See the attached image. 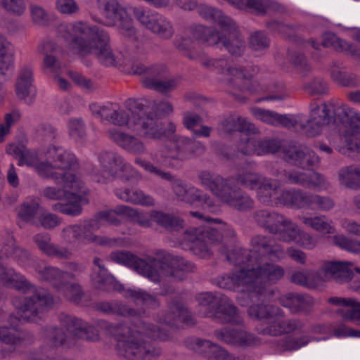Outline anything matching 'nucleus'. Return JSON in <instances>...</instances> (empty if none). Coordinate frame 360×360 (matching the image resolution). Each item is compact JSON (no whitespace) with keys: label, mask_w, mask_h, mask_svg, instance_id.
I'll return each mask as SVG.
<instances>
[{"label":"nucleus","mask_w":360,"mask_h":360,"mask_svg":"<svg viewBox=\"0 0 360 360\" xmlns=\"http://www.w3.org/2000/svg\"><path fill=\"white\" fill-rule=\"evenodd\" d=\"M307 136H316L323 126L333 124L340 127V139L343 143L339 151L349 155L350 151L360 152V112L348 105L310 103V118L305 120Z\"/></svg>","instance_id":"obj_1"},{"label":"nucleus","mask_w":360,"mask_h":360,"mask_svg":"<svg viewBox=\"0 0 360 360\" xmlns=\"http://www.w3.org/2000/svg\"><path fill=\"white\" fill-rule=\"evenodd\" d=\"M0 278L6 285L26 295L12 300L16 315L11 314L8 316V321L11 326L16 324L18 321L39 323L45 320L47 311L53 304V296L49 292L37 288L13 269H7L2 265H0Z\"/></svg>","instance_id":"obj_2"},{"label":"nucleus","mask_w":360,"mask_h":360,"mask_svg":"<svg viewBox=\"0 0 360 360\" xmlns=\"http://www.w3.org/2000/svg\"><path fill=\"white\" fill-rule=\"evenodd\" d=\"M58 33L69 43L70 49L81 57L92 54L105 66L115 67L118 62L109 44L108 34L82 22L60 25Z\"/></svg>","instance_id":"obj_3"},{"label":"nucleus","mask_w":360,"mask_h":360,"mask_svg":"<svg viewBox=\"0 0 360 360\" xmlns=\"http://www.w3.org/2000/svg\"><path fill=\"white\" fill-rule=\"evenodd\" d=\"M124 106L130 115L124 109H112L110 123L120 126H127L141 137L146 139L158 138V102L146 97L130 98L124 102Z\"/></svg>","instance_id":"obj_4"},{"label":"nucleus","mask_w":360,"mask_h":360,"mask_svg":"<svg viewBox=\"0 0 360 360\" xmlns=\"http://www.w3.org/2000/svg\"><path fill=\"white\" fill-rule=\"evenodd\" d=\"M107 332L117 341V354L127 360H139L153 357L155 348L141 338L136 337L131 328L124 323H107Z\"/></svg>","instance_id":"obj_5"},{"label":"nucleus","mask_w":360,"mask_h":360,"mask_svg":"<svg viewBox=\"0 0 360 360\" xmlns=\"http://www.w3.org/2000/svg\"><path fill=\"white\" fill-rule=\"evenodd\" d=\"M225 34H221L212 27L196 25L192 28L194 39L206 43L210 46L222 45L233 57L241 56L245 50V41L239 34L235 22L221 28Z\"/></svg>","instance_id":"obj_6"},{"label":"nucleus","mask_w":360,"mask_h":360,"mask_svg":"<svg viewBox=\"0 0 360 360\" xmlns=\"http://www.w3.org/2000/svg\"><path fill=\"white\" fill-rule=\"evenodd\" d=\"M60 319L72 338H68L62 328L51 326L47 330V339L51 347H71L75 345L73 338L91 342L98 340L97 329L82 319L63 314H60Z\"/></svg>","instance_id":"obj_7"},{"label":"nucleus","mask_w":360,"mask_h":360,"mask_svg":"<svg viewBox=\"0 0 360 360\" xmlns=\"http://www.w3.org/2000/svg\"><path fill=\"white\" fill-rule=\"evenodd\" d=\"M196 300L205 310L202 316L212 318L221 323L241 325L243 323L238 308L226 295L219 292H202L197 295Z\"/></svg>","instance_id":"obj_8"},{"label":"nucleus","mask_w":360,"mask_h":360,"mask_svg":"<svg viewBox=\"0 0 360 360\" xmlns=\"http://www.w3.org/2000/svg\"><path fill=\"white\" fill-rule=\"evenodd\" d=\"M195 270V266L192 262L165 250H159V283L162 285L167 282L169 283L167 288L159 292V295L172 293L174 291L172 283L183 281L185 273Z\"/></svg>","instance_id":"obj_9"},{"label":"nucleus","mask_w":360,"mask_h":360,"mask_svg":"<svg viewBox=\"0 0 360 360\" xmlns=\"http://www.w3.org/2000/svg\"><path fill=\"white\" fill-rule=\"evenodd\" d=\"M233 255H236L235 265L244 266L234 271V278L238 288L242 287L243 290L248 292L252 300L263 301L266 298L268 291L264 286L260 285L257 268L254 266L258 263L252 260L247 262V259L240 255L236 254Z\"/></svg>","instance_id":"obj_10"},{"label":"nucleus","mask_w":360,"mask_h":360,"mask_svg":"<svg viewBox=\"0 0 360 360\" xmlns=\"http://www.w3.org/2000/svg\"><path fill=\"white\" fill-rule=\"evenodd\" d=\"M99 229L96 220H89L83 224H72L62 230V237L72 245L93 243L102 246H112L116 240L105 236H96L94 231Z\"/></svg>","instance_id":"obj_11"},{"label":"nucleus","mask_w":360,"mask_h":360,"mask_svg":"<svg viewBox=\"0 0 360 360\" xmlns=\"http://www.w3.org/2000/svg\"><path fill=\"white\" fill-rule=\"evenodd\" d=\"M110 258L112 262L134 270L137 274L150 281L158 282L157 262L154 257L147 256L141 258L129 251L117 250L110 253Z\"/></svg>","instance_id":"obj_12"},{"label":"nucleus","mask_w":360,"mask_h":360,"mask_svg":"<svg viewBox=\"0 0 360 360\" xmlns=\"http://www.w3.org/2000/svg\"><path fill=\"white\" fill-rule=\"evenodd\" d=\"M98 7L103 6V14L106 18L103 22L108 26H113L119 23L123 29V34L129 38L135 39V30L132 25V19L127 12L119 4L117 0L102 1L97 0Z\"/></svg>","instance_id":"obj_13"},{"label":"nucleus","mask_w":360,"mask_h":360,"mask_svg":"<svg viewBox=\"0 0 360 360\" xmlns=\"http://www.w3.org/2000/svg\"><path fill=\"white\" fill-rule=\"evenodd\" d=\"M252 217L257 226L271 234L278 235L280 240L287 226L290 224V219L268 209L255 210Z\"/></svg>","instance_id":"obj_14"},{"label":"nucleus","mask_w":360,"mask_h":360,"mask_svg":"<svg viewBox=\"0 0 360 360\" xmlns=\"http://www.w3.org/2000/svg\"><path fill=\"white\" fill-rule=\"evenodd\" d=\"M214 336L226 345L242 348L258 347L262 344L259 337L243 329L224 328L215 330Z\"/></svg>","instance_id":"obj_15"},{"label":"nucleus","mask_w":360,"mask_h":360,"mask_svg":"<svg viewBox=\"0 0 360 360\" xmlns=\"http://www.w3.org/2000/svg\"><path fill=\"white\" fill-rule=\"evenodd\" d=\"M177 151L176 156L172 153L169 155H162V164L165 166L173 167L172 162L176 158L181 160L196 158L202 155L205 147L198 141H193L188 137L179 136L174 140Z\"/></svg>","instance_id":"obj_16"},{"label":"nucleus","mask_w":360,"mask_h":360,"mask_svg":"<svg viewBox=\"0 0 360 360\" xmlns=\"http://www.w3.org/2000/svg\"><path fill=\"white\" fill-rule=\"evenodd\" d=\"M184 345L195 352L206 354L207 360H238V358L221 346L200 338H187L184 340Z\"/></svg>","instance_id":"obj_17"},{"label":"nucleus","mask_w":360,"mask_h":360,"mask_svg":"<svg viewBox=\"0 0 360 360\" xmlns=\"http://www.w3.org/2000/svg\"><path fill=\"white\" fill-rule=\"evenodd\" d=\"M174 194L179 200L187 204L193 205L196 202H200L203 209L210 212H216L219 210L208 194L194 186L188 185L184 180L175 190Z\"/></svg>","instance_id":"obj_18"},{"label":"nucleus","mask_w":360,"mask_h":360,"mask_svg":"<svg viewBox=\"0 0 360 360\" xmlns=\"http://www.w3.org/2000/svg\"><path fill=\"white\" fill-rule=\"evenodd\" d=\"M306 323L304 320L299 318L286 319H278L272 321L269 326L258 328L260 335L278 336L283 334L301 333L305 332Z\"/></svg>","instance_id":"obj_19"},{"label":"nucleus","mask_w":360,"mask_h":360,"mask_svg":"<svg viewBox=\"0 0 360 360\" xmlns=\"http://www.w3.org/2000/svg\"><path fill=\"white\" fill-rule=\"evenodd\" d=\"M279 302L292 314H309L315 305L314 299L307 293H288L281 297Z\"/></svg>","instance_id":"obj_20"},{"label":"nucleus","mask_w":360,"mask_h":360,"mask_svg":"<svg viewBox=\"0 0 360 360\" xmlns=\"http://www.w3.org/2000/svg\"><path fill=\"white\" fill-rule=\"evenodd\" d=\"M283 159L287 162L307 169L317 165L319 162L316 153L307 148L290 146L283 150Z\"/></svg>","instance_id":"obj_21"},{"label":"nucleus","mask_w":360,"mask_h":360,"mask_svg":"<svg viewBox=\"0 0 360 360\" xmlns=\"http://www.w3.org/2000/svg\"><path fill=\"white\" fill-rule=\"evenodd\" d=\"M57 184H63V188H56L54 187H47L44 189V195L50 200H61L63 198H69L71 195H75V185L77 183L76 181V176L75 174L70 172H64L63 175L57 181Z\"/></svg>","instance_id":"obj_22"},{"label":"nucleus","mask_w":360,"mask_h":360,"mask_svg":"<svg viewBox=\"0 0 360 360\" xmlns=\"http://www.w3.org/2000/svg\"><path fill=\"white\" fill-rule=\"evenodd\" d=\"M257 268L260 285L264 286L267 290L266 298L270 297L273 295V290L270 289L269 286L276 283L284 277L285 269L278 264L270 262L259 265Z\"/></svg>","instance_id":"obj_23"},{"label":"nucleus","mask_w":360,"mask_h":360,"mask_svg":"<svg viewBox=\"0 0 360 360\" xmlns=\"http://www.w3.org/2000/svg\"><path fill=\"white\" fill-rule=\"evenodd\" d=\"M351 262H324L321 267V271L328 281L333 279L338 283H343L352 278V271Z\"/></svg>","instance_id":"obj_24"},{"label":"nucleus","mask_w":360,"mask_h":360,"mask_svg":"<svg viewBox=\"0 0 360 360\" xmlns=\"http://www.w3.org/2000/svg\"><path fill=\"white\" fill-rule=\"evenodd\" d=\"M328 302L333 305L342 306L337 314L345 321H349L360 326V302L353 298L339 297H330Z\"/></svg>","instance_id":"obj_25"},{"label":"nucleus","mask_w":360,"mask_h":360,"mask_svg":"<svg viewBox=\"0 0 360 360\" xmlns=\"http://www.w3.org/2000/svg\"><path fill=\"white\" fill-rule=\"evenodd\" d=\"M258 72L259 67L256 65L229 67L226 70L227 82L231 86L243 91L245 82L250 80Z\"/></svg>","instance_id":"obj_26"},{"label":"nucleus","mask_w":360,"mask_h":360,"mask_svg":"<svg viewBox=\"0 0 360 360\" xmlns=\"http://www.w3.org/2000/svg\"><path fill=\"white\" fill-rule=\"evenodd\" d=\"M97 311L108 315H117L122 317H141L144 314L142 309H135L117 300L103 301L96 303Z\"/></svg>","instance_id":"obj_27"},{"label":"nucleus","mask_w":360,"mask_h":360,"mask_svg":"<svg viewBox=\"0 0 360 360\" xmlns=\"http://www.w3.org/2000/svg\"><path fill=\"white\" fill-rule=\"evenodd\" d=\"M38 274L41 280L49 283L58 291H63L65 287H68L69 282L66 281V279L75 277L72 273L63 271L57 267L51 266L39 269Z\"/></svg>","instance_id":"obj_28"},{"label":"nucleus","mask_w":360,"mask_h":360,"mask_svg":"<svg viewBox=\"0 0 360 360\" xmlns=\"http://www.w3.org/2000/svg\"><path fill=\"white\" fill-rule=\"evenodd\" d=\"M107 133L111 140L129 153L140 154L144 152L143 143L137 137L115 129Z\"/></svg>","instance_id":"obj_29"},{"label":"nucleus","mask_w":360,"mask_h":360,"mask_svg":"<svg viewBox=\"0 0 360 360\" xmlns=\"http://www.w3.org/2000/svg\"><path fill=\"white\" fill-rule=\"evenodd\" d=\"M281 240L286 243L295 242L302 248L311 250L317 244V241L310 234L300 231L290 220V224L287 226L281 236Z\"/></svg>","instance_id":"obj_30"},{"label":"nucleus","mask_w":360,"mask_h":360,"mask_svg":"<svg viewBox=\"0 0 360 360\" xmlns=\"http://www.w3.org/2000/svg\"><path fill=\"white\" fill-rule=\"evenodd\" d=\"M33 82L32 71L29 68H23L17 79L15 94L18 98L24 101L30 105L34 103V95H31Z\"/></svg>","instance_id":"obj_31"},{"label":"nucleus","mask_w":360,"mask_h":360,"mask_svg":"<svg viewBox=\"0 0 360 360\" xmlns=\"http://www.w3.org/2000/svg\"><path fill=\"white\" fill-rule=\"evenodd\" d=\"M46 153L55 169H71L77 166L75 155L61 148L51 146L48 148Z\"/></svg>","instance_id":"obj_32"},{"label":"nucleus","mask_w":360,"mask_h":360,"mask_svg":"<svg viewBox=\"0 0 360 360\" xmlns=\"http://www.w3.org/2000/svg\"><path fill=\"white\" fill-rule=\"evenodd\" d=\"M251 245L252 249L251 250H240L236 254L240 255L242 257L247 259V262L254 261L255 263H259V257L257 253L266 255L270 245L271 239L269 237L257 235L251 239Z\"/></svg>","instance_id":"obj_33"},{"label":"nucleus","mask_w":360,"mask_h":360,"mask_svg":"<svg viewBox=\"0 0 360 360\" xmlns=\"http://www.w3.org/2000/svg\"><path fill=\"white\" fill-rule=\"evenodd\" d=\"M345 66L340 61H333L330 66V75L333 81L338 84L347 87L360 86V78L353 74L344 70Z\"/></svg>","instance_id":"obj_34"},{"label":"nucleus","mask_w":360,"mask_h":360,"mask_svg":"<svg viewBox=\"0 0 360 360\" xmlns=\"http://www.w3.org/2000/svg\"><path fill=\"white\" fill-rule=\"evenodd\" d=\"M164 321L171 326L179 322L187 325L195 323L188 309L179 302H174L169 305V311L165 314Z\"/></svg>","instance_id":"obj_35"},{"label":"nucleus","mask_w":360,"mask_h":360,"mask_svg":"<svg viewBox=\"0 0 360 360\" xmlns=\"http://www.w3.org/2000/svg\"><path fill=\"white\" fill-rule=\"evenodd\" d=\"M278 311V308L262 302L252 304L248 309V314L250 318L264 321L266 326H269L272 321L277 319L276 315Z\"/></svg>","instance_id":"obj_36"},{"label":"nucleus","mask_w":360,"mask_h":360,"mask_svg":"<svg viewBox=\"0 0 360 360\" xmlns=\"http://www.w3.org/2000/svg\"><path fill=\"white\" fill-rule=\"evenodd\" d=\"M133 74L141 75V82L143 87L158 91V67L155 65L146 66L141 63L133 65Z\"/></svg>","instance_id":"obj_37"},{"label":"nucleus","mask_w":360,"mask_h":360,"mask_svg":"<svg viewBox=\"0 0 360 360\" xmlns=\"http://www.w3.org/2000/svg\"><path fill=\"white\" fill-rule=\"evenodd\" d=\"M91 281L95 288L107 292H120L123 290L122 284L117 282L108 271H103L101 273H92Z\"/></svg>","instance_id":"obj_38"},{"label":"nucleus","mask_w":360,"mask_h":360,"mask_svg":"<svg viewBox=\"0 0 360 360\" xmlns=\"http://www.w3.org/2000/svg\"><path fill=\"white\" fill-rule=\"evenodd\" d=\"M34 240L39 250L49 257L67 259L70 255L66 248H59L51 243V238L47 234H37Z\"/></svg>","instance_id":"obj_39"},{"label":"nucleus","mask_w":360,"mask_h":360,"mask_svg":"<svg viewBox=\"0 0 360 360\" xmlns=\"http://www.w3.org/2000/svg\"><path fill=\"white\" fill-rule=\"evenodd\" d=\"M312 193L304 191L301 189H290L283 191L281 198L285 205L302 208L310 207Z\"/></svg>","instance_id":"obj_40"},{"label":"nucleus","mask_w":360,"mask_h":360,"mask_svg":"<svg viewBox=\"0 0 360 360\" xmlns=\"http://www.w3.org/2000/svg\"><path fill=\"white\" fill-rule=\"evenodd\" d=\"M118 212L124 213L131 221L137 223L142 227L148 228L152 226L153 221L158 222V211L153 210L150 212H139L137 210L131 207H121L117 210Z\"/></svg>","instance_id":"obj_41"},{"label":"nucleus","mask_w":360,"mask_h":360,"mask_svg":"<svg viewBox=\"0 0 360 360\" xmlns=\"http://www.w3.org/2000/svg\"><path fill=\"white\" fill-rule=\"evenodd\" d=\"M221 130L226 133L233 131L255 132V126L239 115H230L219 124Z\"/></svg>","instance_id":"obj_42"},{"label":"nucleus","mask_w":360,"mask_h":360,"mask_svg":"<svg viewBox=\"0 0 360 360\" xmlns=\"http://www.w3.org/2000/svg\"><path fill=\"white\" fill-rule=\"evenodd\" d=\"M0 342L4 344L0 348V356L4 359L11 357L20 347L18 334L7 327H0Z\"/></svg>","instance_id":"obj_43"},{"label":"nucleus","mask_w":360,"mask_h":360,"mask_svg":"<svg viewBox=\"0 0 360 360\" xmlns=\"http://www.w3.org/2000/svg\"><path fill=\"white\" fill-rule=\"evenodd\" d=\"M43 208L38 200H27L21 204L18 215L22 221L35 226Z\"/></svg>","instance_id":"obj_44"},{"label":"nucleus","mask_w":360,"mask_h":360,"mask_svg":"<svg viewBox=\"0 0 360 360\" xmlns=\"http://www.w3.org/2000/svg\"><path fill=\"white\" fill-rule=\"evenodd\" d=\"M116 195L121 200L135 205L150 206L155 204V200L150 195H145L141 191L135 189L115 190Z\"/></svg>","instance_id":"obj_45"},{"label":"nucleus","mask_w":360,"mask_h":360,"mask_svg":"<svg viewBox=\"0 0 360 360\" xmlns=\"http://www.w3.org/2000/svg\"><path fill=\"white\" fill-rule=\"evenodd\" d=\"M279 187L280 185L276 180L265 177L257 189L259 200L264 204L269 205L273 199L278 198Z\"/></svg>","instance_id":"obj_46"},{"label":"nucleus","mask_w":360,"mask_h":360,"mask_svg":"<svg viewBox=\"0 0 360 360\" xmlns=\"http://www.w3.org/2000/svg\"><path fill=\"white\" fill-rule=\"evenodd\" d=\"M237 183L236 177L224 179L215 196L229 206L242 190Z\"/></svg>","instance_id":"obj_47"},{"label":"nucleus","mask_w":360,"mask_h":360,"mask_svg":"<svg viewBox=\"0 0 360 360\" xmlns=\"http://www.w3.org/2000/svg\"><path fill=\"white\" fill-rule=\"evenodd\" d=\"M338 179L340 184L348 188H360V166L345 167L340 169Z\"/></svg>","instance_id":"obj_48"},{"label":"nucleus","mask_w":360,"mask_h":360,"mask_svg":"<svg viewBox=\"0 0 360 360\" xmlns=\"http://www.w3.org/2000/svg\"><path fill=\"white\" fill-rule=\"evenodd\" d=\"M99 160L105 169L104 172L108 174V176H103L102 179L98 178L96 179L97 182L100 183H105V179L123 164L122 158L112 152L101 153Z\"/></svg>","instance_id":"obj_49"},{"label":"nucleus","mask_w":360,"mask_h":360,"mask_svg":"<svg viewBox=\"0 0 360 360\" xmlns=\"http://www.w3.org/2000/svg\"><path fill=\"white\" fill-rule=\"evenodd\" d=\"M314 340L315 338L306 334H302L300 336L290 335L281 340L278 347L281 352L295 351L305 347Z\"/></svg>","instance_id":"obj_50"},{"label":"nucleus","mask_w":360,"mask_h":360,"mask_svg":"<svg viewBox=\"0 0 360 360\" xmlns=\"http://www.w3.org/2000/svg\"><path fill=\"white\" fill-rule=\"evenodd\" d=\"M198 179L202 187L215 195L225 178L210 171L203 170L198 173Z\"/></svg>","instance_id":"obj_51"},{"label":"nucleus","mask_w":360,"mask_h":360,"mask_svg":"<svg viewBox=\"0 0 360 360\" xmlns=\"http://www.w3.org/2000/svg\"><path fill=\"white\" fill-rule=\"evenodd\" d=\"M198 13L205 20L217 23L221 28L230 25L232 20L221 11L207 6H202L198 9Z\"/></svg>","instance_id":"obj_52"},{"label":"nucleus","mask_w":360,"mask_h":360,"mask_svg":"<svg viewBox=\"0 0 360 360\" xmlns=\"http://www.w3.org/2000/svg\"><path fill=\"white\" fill-rule=\"evenodd\" d=\"M302 222L319 232L333 233L334 228L332 226V221L328 219L326 215H319L312 217H302L300 218Z\"/></svg>","instance_id":"obj_53"},{"label":"nucleus","mask_w":360,"mask_h":360,"mask_svg":"<svg viewBox=\"0 0 360 360\" xmlns=\"http://www.w3.org/2000/svg\"><path fill=\"white\" fill-rule=\"evenodd\" d=\"M235 177L238 184L249 190H257L265 178L262 174L251 171L243 172Z\"/></svg>","instance_id":"obj_54"},{"label":"nucleus","mask_w":360,"mask_h":360,"mask_svg":"<svg viewBox=\"0 0 360 360\" xmlns=\"http://www.w3.org/2000/svg\"><path fill=\"white\" fill-rule=\"evenodd\" d=\"M13 64V53L11 44L0 36V75H5L6 71Z\"/></svg>","instance_id":"obj_55"},{"label":"nucleus","mask_w":360,"mask_h":360,"mask_svg":"<svg viewBox=\"0 0 360 360\" xmlns=\"http://www.w3.org/2000/svg\"><path fill=\"white\" fill-rule=\"evenodd\" d=\"M159 225L169 231H178L184 228V221L172 213L159 212Z\"/></svg>","instance_id":"obj_56"},{"label":"nucleus","mask_w":360,"mask_h":360,"mask_svg":"<svg viewBox=\"0 0 360 360\" xmlns=\"http://www.w3.org/2000/svg\"><path fill=\"white\" fill-rule=\"evenodd\" d=\"M124 297L132 299L136 304L140 303L148 306L155 304L156 302V295L155 294H149L141 289L129 288L125 290Z\"/></svg>","instance_id":"obj_57"},{"label":"nucleus","mask_w":360,"mask_h":360,"mask_svg":"<svg viewBox=\"0 0 360 360\" xmlns=\"http://www.w3.org/2000/svg\"><path fill=\"white\" fill-rule=\"evenodd\" d=\"M124 297L132 299L136 304L140 303L148 306L155 304L156 302V295L155 294H149L141 289L129 288L125 290Z\"/></svg>","instance_id":"obj_58"},{"label":"nucleus","mask_w":360,"mask_h":360,"mask_svg":"<svg viewBox=\"0 0 360 360\" xmlns=\"http://www.w3.org/2000/svg\"><path fill=\"white\" fill-rule=\"evenodd\" d=\"M278 125H281L288 129L293 128L296 131H301L307 135V127H307L306 122L300 116L278 114Z\"/></svg>","instance_id":"obj_59"},{"label":"nucleus","mask_w":360,"mask_h":360,"mask_svg":"<svg viewBox=\"0 0 360 360\" xmlns=\"http://www.w3.org/2000/svg\"><path fill=\"white\" fill-rule=\"evenodd\" d=\"M303 89L310 95L320 96L328 93V83L321 77H314L303 84Z\"/></svg>","instance_id":"obj_60"},{"label":"nucleus","mask_w":360,"mask_h":360,"mask_svg":"<svg viewBox=\"0 0 360 360\" xmlns=\"http://www.w3.org/2000/svg\"><path fill=\"white\" fill-rule=\"evenodd\" d=\"M254 200L245 191H241L229 204V207L242 212H248L254 207Z\"/></svg>","instance_id":"obj_61"},{"label":"nucleus","mask_w":360,"mask_h":360,"mask_svg":"<svg viewBox=\"0 0 360 360\" xmlns=\"http://www.w3.org/2000/svg\"><path fill=\"white\" fill-rule=\"evenodd\" d=\"M307 172L296 169L283 170L280 172L279 177L286 183L296 184L305 188Z\"/></svg>","instance_id":"obj_62"},{"label":"nucleus","mask_w":360,"mask_h":360,"mask_svg":"<svg viewBox=\"0 0 360 360\" xmlns=\"http://www.w3.org/2000/svg\"><path fill=\"white\" fill-rule=\"evenodd\" d=\"M290 61L293 64L302 77H306L311 71L304 55L298 51H291L288 54Z\"/></svg>","instance_id":"obj_63"},{"label":"nucleus","mask_w":360,"mask_h":360,"mask_svg":"<svg viewBox=\"0 0 360 360\" xmlns=\"http://www.w3.org/2000/svg\"><path fill=\"white\" fill-rule=\"evenodd\" d=\"M333 243L339 248L349 252L360 254V240L347 238L343 235L333 237Z\"/></svg>","instance_id":"obj_64"}]
</instances>
